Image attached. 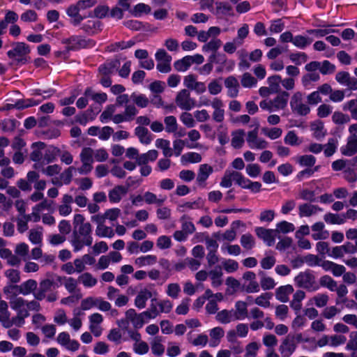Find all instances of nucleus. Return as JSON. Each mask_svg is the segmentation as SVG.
Returning a JSON list of instances; mask_svg holds the SVG:
<instances>
[{
  "mask_svg": "<svg viewBox=\"0 0 357 357\" xmlns=\"http://www.w3.org/2000/svg\"><path fill=\"white\" fill-rule=\"evenodd\" d=\"M92 228L89 222L74 228L70 243L75 252L81 251L84 246H91L93 243Z\"/></svg>",
  "mask_w": 357,
  "mask_h": 357,
  "instance_id": "obj_2",
  "label": "nucleus"
},
{
  "mask_svg": "<svg viewBox=\"0 0 357 357\" xmlns=\"http://www.w3.org/2000/svg\"><path fill=\"white\" fill-rule=\"evenodd\" d=\"M261 132L265 136L272 140L278 139L282 134V130L278 127L263 128Z\"/></svg>",
  "mask_w": 357,
  "mask_h": 357,
  "instance_id": "obj_54",
  "label": "nucleus"
},
{
  "mask_svg": "<svg viewBox=\"0 0 357 357\" xmlns=\"http://www.w3.org/2000/svg\"><path fill=\"white\" fill-rule=\"evenodd\" d=\"M158 151L155 150H149L145 153L139 155L137 158V164L138 165H145L149 162H153L158 158Z\"/></svg>",
  "mask_w": 357,
  "mask_h": 357,
  "instance_id": "obj_40",
  "label": "nucleus"
},
{
  "mask_svg": "<svg viewBox=\"0 0 357 357\" xmlns=\"http://www.w3.org/2000/svg\"><path fill=\"white\" fill-rule=\"evenodd\" d=\"M342 155L352 156L357 153V136L349 135L347 139V144L340 148Z\"/></svg>",
  "mask_w": 357,
  "mask_h": 357,
  "instance_id": "obj_17",
  "label": "nucleus"
},
{
  "mask_svg": "<svg viewBox=\"0 0 357 357\" xmlns=\"http://www.w3.org/2000/svg\"><path fill=\"white\" fill-rule=\"evenodd\" d=\"M158 303V301L155 298H152L149 309L144 311L149 319H153L160 314Z\"/></svg>",
  "mask_w": 357,
  "mask_h": 357,
  "instance_id": "obj_48",
  "label": "nucleus"
},
{
  "mask_svg": "<svg viewBox=\"0 0 357 357\" xmlns=\"http://www.w3.org/2000/svg\"><path fill=\"white\" fill-rule=\"evenodd\" d=\"M96 4V0H79L75 3L71 4L68 7L66 14L70 18L72 23L74 25H77L87 17L93 16L91 13L88 15L83 13Z\"/></svg>",
  "mask_w": 357,
  "mask_h": 357,
  "instance_id": "obj_3",
  "label": "nucleus"
},
{
  "mask_svg": "<svg viewBox=\"0 0 357 357\" xmlns=\"http://www.w3.org/2000/svg\"><path fill=\"white\" fill-rule=\"evenodd\" d=\"M266 82L273 93H278L280 90L281 77L280 75L270 76Z\"/></svg>",
  "mask_w": 357,
  "mask_h": 357,
  "instance_id": "obj_60",
  "label": "nucleus"
},
{
  "mask_svg": "<svg viewBox=\"0 0 357 357\" xmlns=\"http://www.w3.org/2000/svg\"><path fill=\"white\" fill-rule=\"evenodd\" d=\"M190 56H185L174 62L175 69L178 72H185L192 66Z\"/></svg>",
  "mask_w": 357,
  "mask_h": 357,
  "instance_id": "obj_51",
  "label": "nucleus"
},
{
  "mask_svg": "<svg viewBox=\"0 0 357 357\" xmlns=\"http://www.w3.org/2000/svg\"><path fill=\"white\" fill-rule=\"evenodd\" d=\"M55 278L59 284V287L61 284H63L65 289L70 294H73L75 292L79 282L78 279L76 280L72 277H61L59 275H57Z\"/></svg>",
  "mask_w": 357,
  "mask_h": 357,
  "instance_id": "obj_21",
  "label": "nucleus"
},
{
  "mask_svg": "<svg viewBox=\"0 0 357 357\" xmlns=\"http://www.w3.org/2000/svg\"><path fill=\"white\" fill-rule=\"evenodd\" d=\"M130 98L141 108L146 107L149 103V98L144 94L133 93Z\"/></svg>",
  "mask_w": 357,
  "mask_h": 357,
  "instance_id": "obj_62",
  "label": "nucleus"
},
{
  "mask_svg": "<svg viewBox=\"0 0 357 357\" xmlns=\"http://www.w3.org/2000/svg\"><path fill=\"white\" fill-rule=\"evenodd\" d=\"M272 294L266 292L260 294L256 298H255L254 303L264 307L268 308L271 305V299L272 298Z\"/></svg>",
  "mask_w": 357,
  "mask_h": 357,
  "instance_id": "obj_50",
  "label": "nucleus"
},
{
  "mask_svg": "<svg viewBox=\"0 0 357 357\" xmlns=\"http://www.w3.org/2000/svg\"><path fill=\"white\" fill-rule=\"evenodd\" d=\"M324 220L326 223L331 225H342L345 222L344 214L328 213L324 215Z\"/></svg>",
  "mask_w": 357,
  "mask_h": 357,
  "instance_id": "obj_46",
  "label": "nucleus"
},
{
  "mask_svg": "<svg viewBox=\"0 0 357 357\" xmlns=\"http://www.w3.org/2000/svg\"><path fill=\"white\" fill-rule=\"evenodd\" d=\"M155 146L162 150V153L165 157H170L172 155V151L170 148V142L169 140L158 139L155 141Z\"/></svg>",
  "mask_w": 357,
  "mask_h": 357,
  "instance_id": "obj_56",
  "label": "nucleus"
},
{
  "mask_svg": "<svg viewBox=\"0 0 357 357\" xmlns=\"http://www.w3.org/2000/svg\"><path fill=\"white\" fill-rule=\"evenodd\" d=\"M128 187L116 185L108 194L109 200L112 204L119 203L128 192Z\"/></svg>",
  "mask_w": 357,
  "mask_h": 357,
  "instance_id": "obj_22",
  "label": "nucleus"
},
{
  "mask_svg": "<svg viewBox=\"0 0 357 357\" xmlns=\"http://www.w3.org/2000/svg\"><path fill=\"white\" fill-rule=\"evenodd\" d=\"M290 107L294 112L301 116L307 115L310 111L309 106L303 102V93L301 92H296L292 96Z\"/></svg>",
  "mask_w": 357,
  "mask_h": 357,
  "instance_id": "obj_5",
  "label": "nucleus"
},
{
  "mask_svg": "<svg viewBox=\"0 0 357 357\" xmlns=\"http://www.w3.org/2000/svg\"><path fill=\"white\" fill-rule=\"evenodd\" d=\"M153 297V292L147 288L142 289L136 295L134 301L135 306L139 309H144L146 306V303L149 299Z\"/></svg>",
  "mask_w": 357,
  "mask_h": 357,
  "instance_id": "obj_12",
  "label": "nucleus"
},
{
  "mask_svg": "<svg viewBox=\"0 0 357 357\" xmlns=\"http://www.w3.org/2000/svg\"><path fill=\"white\" fill-rule=\"evenodd\" d=\"M344 111H349L352 119L357 120V100L353 99L347 101L343 105Z\"/></svg>",
  "mask_w": 357,
  "mask_h": 357,
  "instance_id": "obj_64",
  "label": "nucleus"
},
{
  "mask_svg": "<svg viewBox=\"0 0 357 357\" xmlns=\"http://www.w3.org/2000/svg\"><path fill=\"white\" fill-rule=\"evenodd\" d=\"M225 84L228 89L227 93L229 97H236L238 93V81L233 76L227 77L225 81Z\"/></svg>",
  "mask_w": 357,
  "mask_h": 357,
  "instance_id": "obj_34",
  "label": "nucleus"
},
{
  "mask_svg": "<svg viewBox=\"0 0 357 357\" xmlns=\"http://www.w3.org/2000/svg\"><path fill=\"white\" fill-rule=\"evenodd\" d=\"M231 146L235 149H240L244 144L245 132L238 129L231 132Z\"/></svg>",
  "mask_w": 357,
  "mask_h": 357,
  "instance_id": "obj_41",
  "label": "nucleus"
},
{
  "mask_svg": "<svg viewBox=\"0 0 357 357\" xmlns=\"http://www.w3.org/2000/svg\"><path fill=\"white\" fill-rule=\"evenodd\" d=\"M324 261L325 260H322L317 255L308 254L303 257V259L301 262L305 263L310 267L321 266L322 268V265Z\"/></svg>",
  "mask_w": 357,
  "mask_h": 357,
  "instance_id": "obj_49",
  "label": "nucleus"
},
{
  "mask_svg": "<svg viewBox=\"0 0 357 357\" xmlns=\"http://www.w3.org/2000/svg\"><path fill=\"white\" fill-rule=\"evenodd\" d=\"M246 141L249 147L252 149H264L268 145L265 139L258 137L257 128L248 132Z\"/></svg>",
  "mask_w": 357,
  "mask_h": 357,
  "instance_id": "obj_7",
  "label": "nucleus"
},
{
  "mask_svg": "<svg viewBox=\"0 0 357 357\" xmlns=\"http://www.w3.org/2000/svg\"><path fill=\"white\" fill-rule=\"evenodd\" d=\"M284 142L291 146H298L303 143V138L299 137L294 130H290L284 136Z\"/></svg>",
  "mask_w": 357,
  "mask_h": 357,
  "instance_id": "obj_42",
  "label": "nucleus"
},
{
  "mask_svg": "<svg viewBox=\"0 0 357 357\" xmlns=\"http://www.w3.org/2000/svg\"><path fill=\"white\" fill-rule=\"evenodd\" d=\"M239 172L234 170L227 169L221 179L220 185L224 188H229L232 185L233 182L236 183Z\"/></svg>",
  "mask_w": 357,
  "mask_h": 357,
  "instance_id": "obj_24",
  "label": "nucleus"
},
{
  "mask_svg": "<svg viewBox=\"0 0 357 357\" xmlns=\"http://www.w3.org/2000/svg\"><path fill=\"white\" fill-rule=\"evenodd\" d=\"M144 202L147 204L161 205L166 200V197H158L157 195L151 192L146 191L143 194Z\"/></svg>",
  "mask_w": 357,
  "mask_h": 357,
  "instance_id": "obj_47",
  "label": "nucleus"
},
{
  "mask_svg": "<svg viewBox=\"0 0 357 357\" xmlns=\"http://www.w3.org/2000/svg\"><path fill=\"white\" fill-rule=\"evenodd\" d=\"M115 111L116 106L114 105H107L100 114V121L103 123H108L110 120H112Z\"/></svg>",
  "mask_w": 357,
  "mask_h": 357,
  "instance_id": "obj_55",
  "label": "nucleus"
},
{
  "mask_svg": "<svg viewBox=\"0 0 357 357\" xmlns=\"http://www.w3.org/2000/svg\"><path fill=\"white\" fill-rule=\"evenodd\" d=\"M37 282L35 280L29 279L19 285L20 293L24 296L33 294L37 290Z\"/></svg>",
  "mask_w": 357,
  "mask_h": 357,
  "instance_id": "obj_35",
  "label": "nucleus"
},
{
  "mask_svg": "<svg viewBox=\"0 0 357 357\" xmlns=\"http://www.w3.org/2000/svg\"><path fill=\"white\" fill-rule=\"evenodd\" d=\"M257 236L262 239L268 245L271 246L275 243V238L278 237L275 229H265L264 227H257L255 229Z\"/></svg>",
  "mask_w": 357,
  "mask_h": 357,
  "instance_id": "obj_11",
  "label": "nucleus"
},
{
  "mask_svg": "<svg viewBox=\"0 0 357 357\" xmlns=\"http://www.w3.org/2000/svg\"><path fill=\"white\" fill-rule=\"evenodd\" d=\"M45 147V144L41 142H35L31 145L30 158L31 160L36 162L33 167L36 169H40L41 168V161Z\"/></svg>",
  "mask_w": 357,
  "mask_h": 357,
  "instance_id": "obj_10",
  "label": "nucleus"
},
{
  "mask_svg": "<svg viewBox=\"0 0 357 357\" xmlns=\"http://www.w3.org/2000/svg\"><path fill=\"white\" fill-rule=\"evenodd\" d=\"M243 288L247 293H257L260 287L256 280V274L252 271H246L243 275Z\"/></svg>",
  "mask_w": 357,
  "mask_h": 357,
  "instance_id": "obj_9",
  "label": "nucleus"
},
{
  "mask_svg": "<svg viewBox=\"0 0 357 357\" xmlns=\"http://www.w3.org/2000/svg\"><path fill=\"white\" fill-rule=\"evenodd\" d=\"M222 275L223 273L220 266H216L209 272L212 287H218L222 284Z\"/></svg>",
  "mask_w": 357,
  "mask_h": 357,
  "instance_id": "obj_39",
  "label": "nucleus"
},
{
  "mask_svg": "<svg viewBox=\"0 0 357 357\" xmlns=\"http://www.w3.org/2000/svg\"><path fill=\"white\" fill-rule=\"evenodd\" d=\"M294 229V225L292 223L283 220L276 224L275 231L278 235L280 233L288 234L293 231Z\"/></svg>",
  "mask_w": 357,
  "mask_h": 357,
  "instance_id": "obj_53",
  "label": "nucleus"
},
{
  "mask_svg": "<svg viewBox=\"0 0 357 357\" xmlns=\"http://www.w3.org/2000/svg\"><path fill=\"white\" fill-rule=\"evenodd\" d=\"M296 349V344L288 337L285 338L279 347L282 357H290Z\"/></svg>",
  "mask_w": 357,
  "mask_h": 357,
  "instance_id": "obj_26",
  "label": "nucleus"
},
{
  "mask_svg": "<svg viewBox=\"0 0 357 357\" xmlns=\"http://www.w3.org/2000/svg\"><path fill=\"white\" fill-rule=\"evenodd\" d=\"M57 275L47 273V278L41 280L39 282L38 289L33 292V296L37 301H43L52 303L58 299V293L53 289L59 287V284L55 278Z\"/></svg>",
  "mask_w": 357,
  "mask_h": 357,
  "instance_id": "obj_1",
  "label": "nucleus"
},
{
  "mask_svg": "<svg viewBox=\"0 0 357 357\" xmlns=\"http://www.w3.org/2000/svg\"><path fill=\"white\" fill-rule=\"evenodd\" d=\"M30 50L29 46L24 43H17L14 47L7 52V54L10 59H15L19 60L20 57H22L29 53Z\"/></svg>",
  "mask_w": 357,
  "mask_h": 357,
  "instance_id": "obj_19",
  "label": "nucleus"
},
{
  "mask_svg": "<svg viewBox=\"0 0 357 357\" xmlns=\"http://www.w3.org/2000/svg\"><path fill=\"white\" fill-rule=\"evenodd\" d=\"M151 7L144 3H139L136 4L131 10V14L136 17H139L144 14H148L151 12Z\"/></svg>",
  "mask_w": 357,
  "mask_h": 357,
  "instance_id": "obj_52",
  "label": "nucleus"
},
{
  "mask_svg": "<svg viewBox=\"0 0 357 357\" xmlns=\"http://www.w3.org/2000/svg\"><path fill=\"white\" fill-rule=\"evenodd\" d=\"M222 41L218 38H213L207 43L204 44L202 47L204 52H218L217 50L220 47Z\"/></svg>",
  "mask_w": 357,
  "mask_h": 357,
  "instance_id": "obj_59",
  "label": "nucleus"
},
{
  "mask_svg": "<svg viewBox=\"0 0 357 357\" xmlns=\"http://www.w3.org/2000/svg\"><path fill=\"white\" fill-rule=\"evenodd\" d=\"M289 93L283 91L271 100L274 112L284 109L288 102Z\"/></svg>",
  "mask_w": 357,
  "mask_h": 357,
  "instance_id": "obj_27",
  "label": "nucleus"
},
{
  "mask_svg": "<svg viewBox=\"0 0 357 357\" xmlns=\"http://www.w3.org/2000/svg\"><path fill=\"white\" fill-rule=\"evenodd\" d=\"M215 318L216 320L221 324H229L231 321H236V319L234 317L233 310H221L217 313Z\"/></svg>",
  "mask_w": 357,
  "mask_h": 357,
  "instance_id": "obj_44",
  "label": "nucleus"
},
{
  "mask_svg": "<svg viewBox=\"0 0 357 357\" xmlns=\"http://www.w3.org/2000/svg\"><path fill=\"white\" fill-rule=\"evenodd\" d=\"M29 239L33 244H40L43 240V228L31 229L29 231Z\"/></svg>",
  "mask_w": 357,
  "mask_h": 357,
  "instance_id": "obj_57",
  "label": "nucleus"
},
{
  "mask_svg": "<svg viewBox=\"0 0 357 357\" xmlns=\"http://www.w3.org/2000/svg\"><path fill=\"white\" fill-rule=\"evenodd\" d=\"M310 130L312 137L317 140L322 139L327 135V130L324 123L320 120H315L310 123Z\"/></svg>",
  "mask_w": 357,
  "mask_h": 357,
  "instance_id": "obj_14",
  "label": "nucleus"
},
{
  "mask_svg": "<svg viewBox=\"0 0 357 357\" xmlns=\"http://www.w3.org/2000/svg\"><path fill=\"white\" fill-rule=\"evenodd\" d=\"M96 234L102 238H112L114 236V231L112 227L100 225L97 226Z\"/></svg>",
  "mask_w": 357,
  "mask_h": 357,
  "instance_id": "obj_58",
  "label": "nucleus"
},
{
  "mask_svg": "<svg viewBox=\"0 0 357 357\" xmlns=\"http://www.w3.org/2000/svg\"><path fill=\"white\" fill-rule=\"evenodd\" d=\"M73 202V197L68 195L65 194L62 197L61 204L58 207L59 213L61 216H68L72 213V204Z\"/></svg>",
  "mask_w": 357,
  "mask_h": 357,
  "instance_id": "obj_20",
  "label": "nucleus"
},
{
  "mask_svg": "<svg viewBox=\"0 0 357 357\" xmlns=\"http://www.w3.org/2000/svg\"><path fill=\"white\" fill-rule=\"evenodd\" d=\"M320 211H322L321 208L309 203L303 204L298 206V215L301 218L310 217Z\"/></svg>",
  "mask_w": 357,
  "mask_h": 357,
  "instance_id": "obj_25",
  "label": "nucleus"
},
{
  "mask_svg": "<svg viewBox=\"0 0 357 357\" xmlns=\"http://www.w3.org/2000/svg\"><path fill=\"white\" fill-rule=\"evenodd\" d=\"M58 149L54 146H47L45 145L43 151V156L41 161V168L48 163L53 162L56 157Z\"/></svg>",
  "mask_w": 357,
  "mask_h": 357,
  "instance_id": "obj_33",
  "label": "nucleus"
},
{
  "mask_svg": "<svg viewBox=\"0 0 357 357\" xmlns=\"http://www.w3.org/2000/svg\"><path fill=\"white\" fill-rule=\"evenodd\" d=\"M157 262V257L153 255L141 256L135 259V264L138 267L151 266Z\"/></svg>",
  "mask_w": 357,
  "mask_h": 357,
  "instance_id": "obj_43",
  "label": "nucleus"
},
{
  "mask_svg": "<svg viewBox=\"0 0 357 357\" xmlns=\"http://www.w3.org/2000/svg\"><path fill=\"white\" fill-rule=\"evenodd\" d=\"M225 335V331L222 328L218 326L215 327L209 331L210 342L209 345L211 347H217L221 339Z\"/></svg>",
  "mask_w": 357,
  "mask_h": 357,
  "instance_id": "obj_28",
  "label": "nucleus"
},
{
  "mask_svg": "<svg viewBox=\"0 0 357 357\" xmlns=\"http://www.w3.org/2000/svg\"><path fill=\"white\" fill-rule=\"evenodd\" d=\"M84 96L100 105L103 104L107 100V95L105 93L96 92L91 88H88L85 90Z\"/></svg>",
  "mask_w": 357,
  "mask_h": 357,
  "instance_id": "obj_31",
  "label": "nucleus"
},
{
  "mask_svg": "<svg viewBox=\"0 0 357 357\" xmlns=\"http://www.w3.org/2000/svg\"><path fill=\"white\" fill-rule=\"evenodd\" d=\"M295 160L301 167H312L316 163V158L312 155H298Z\"/></svg>",
  "mask_w": 357,
  "mask_h": 357,
  "instance_id": "obj_45",
  "label": "nucleus"
},
{
  "mask_svg": "<svg viewBox=\"0 0 357 357\" xmlns=\"http://www.w3.org/2000/svg\"><path fill=\"white\" fill-rule=\"evenodd\" d=\"M118 64V61L107 62L99 67V71L102 75H109L114 72Z\"/></svg>",
  "mask_w": 357,
  "mask_h": 357,
  "instance_id": "obj_61",
  "label": "nucleus"
},
{
  "mask_svg": "<svg viewBox=\"0 0 357 357\" xmlns=\"http://www.w3.org/2000/svg\"><path fill=\"white\" fill-rule=\"evenodd\" d=\"M213 172V167L208 164H202L199 166L197 175V183L199 185L204 187L206 181Z\"/></svg>",
  "mask_w": 357,
  "mask_h": 357,
  "instance_id": "obj_16",
  "label": "nucleus"
},
{
  "mask_svg": "<svg viewBox=\"0 0 357 357\" xmlns=\"http://www.w3.org/2000/svg\"><path fill=\"white\" fill-rule=\"evenodd\" d=\"M195 100L190 97V93L187 89L181 90L176 97V105L183 110H191L195 107Z\"/></svg>",
  "mask_w": 357,
  "mask_h": 357,
  "instance_id": "obj_6",
  "label": "nucleus"
},
{
  "mask_svg": "<svg viewBox=\"0 0 357 357\" xmlns=\"http://www.w3.org/2000/svg\"><path fill=\"white\" fill-rule=\"evenodd\" d=\"M328 301V296L324 294H317L307 301V306L315 305L317 307H325Z\"/></svg>",
  "mask_w": 357,
  "mask_h": 357,
  "instance_id": "obj_38",
  "label": "nucleus"
},
{
  "mask_svg": "<svg viewBox=\"0 0 357 357\" xmlns=\"http://www.w3.org/2000/svg\"><path fill=\"white\" fill-rule=\"evenodd\" d=\"M294 288L290 284L281 286L276 289V299L282 303H287L289 301V295L292 294Z\"/></svg>",
  "mask_w": 357,
  "mask_h": 357,
  "instance_id": "obj_30",
  "label": "nucleus"
},
{
  "mask_svg": "<svg viewBox=\"0 0 357 357\" xmlns=\"http://www.w3.org/2000/svg\"><path fill=\"white\" fill-rule=\"evenodd\" d=\"M77 279L78 282L85 288H91L96 286L98 283L97 279L89 272H85L80 274Z\"/></svg>",
  "mask_w": 357,
  "mask_h": 357,
  "instance_id": "obj_36",
  "label": "nucleus"
},
{
  "mask_svg": "<svg viewBox=\"0 0 357 357\" xmlns=\"http://www.w3.org/2000/svg\"><path fill=\"white\" fill-rule=\"evenodd\" d=\"M10 307L20 314V316H29L26 310V301L22 297H15L10 299L9 302Z\"/></svg>",
  "mask_w": 357,
  "mask_h": 357,
  "instance_id": "obj_18",
  "label": "nucleus"
},
{
  "mask_svg": "<svg viewBox=\"0 0 357 357\" xmlns=\"http://www.w3.org/2000/svg\"><path fill=\"white\" fill-rule=\"evenodd\" d=\"M234 317L236 320H244L248 317L247 303L245 302L238 301L235 303Z\"/></svg>",
  "mask_w": 357,
  "mask_h": 357,
  "instance_id": "obj_37",
  "label": "nucleus"
},
{
  "mask_svg": "<svg viewBox=\"0 0 357 357\" xmlns=\"http://www.w3.org/2000/svg\"><path fill=\"white\" fill-rule=\"evenodd\" d=\"M213 109V119L218 123H221L225 119V109L222 101L218 98H214L211 102Z\"/></svg>",
  "mask_w": 357,
  "mask_h": 357,
  "instance_id": "obj_15",
  "label": "nucleus"
},
{
  "mask_svg": "<svg viewBox=\"0 0 357 357\" xmlns=\"http://www.w3.org/2000/svg\"><path fill=\"white\" fill-rule=\"evenodd\" d=\"M135 132L142 144L148 145L153 140L152 135L144 127L137 126L135 130Z\"/></svg>",
  "mask_w": 357,
  "mask_h": 357,
  "instance_id": "obj_32",
  "label": "nucleus"
},
{
  "mask_svg": "<svg viewBox=\"0 0 357 357\" xmlns=\"http://www.w3.org/2000/svg\"><path fill=\"white\" fill-rule=\"evenodd\" d=\"M311 229L312 231V238L314 241L326 240L330 236L329 231L325 229V225L322 222H317L313 224Z\"/></svg>",
  "mask_w": 357,
  "mask_h": 357,
  "instance_id": "obj_13",
  "label": "nucleus"
},
{
  "mask_svg": "<svg viewBox=\"0 0 357 357\" xmlns=\"http://www.w3.org/2000/svg\"><path fill=\"white\" fill-rule=\"evenodd\" d=\"M322 268L325 271L331 272L335 277L342 276L346 271V268L343 265L328 260L324 261Z\"/></svg>",
  "mask_w": 357,
  "mask_h": 357,
  "instance_id": "obj_23",
  "label": "nucleus"
},
{
  "mask_svg": "<svg viewBox=\"0 0 357 357\" xmlns=\"http://www.w3.org/2000/svg\"><path fill=\"white\" fill-rule=\"evenodd\" d=\"M0 322L4 328H8L11 327L8 306L5 301H0Z\"/></svg>",
  "mask_w": 357,
  "mask_h": 357,
  "instance_id": "obj_29",
  "label": "nucleus"
},
{
  "mask_svg": "<svg viewBox=\"0 0 357 357\" xmlns=\"http://www.w3.org/2000/svg\"><path fill=\"white\" fill-rule=\"evenodd\" d=\"M240 243L245 250H251L255 246V240L250 234H245L241 236Z\"/></svg>",
  "mask_w": 357,
  "mask_h": 357,
  "instance_id": "obj_63",
  "label": "nucleus"
},
{
  "mask_svg": "<svg viewBox=\"0 0 357 357\" xmlns=\"http://www.w3.org/2000/svg\"><path fill=\"white\" fill-rule=\"evenodd\" d=\"M56 342L65 349L73 352L77 351L80 347L79 343L71 339L69 333L65 331L58 334Z\"/></svg>",
  "mask_w": 357,
  "mask_h": 357,
  "instance_id": "obj_8",
  "label": "nucleus"
},
{
  "mask_svg": "<svg viewBox=\"0 0 357 357\" xmlns=\"http://www.w3.org/2000/svg\"><path fill=\"white\" fill-rule=\"evenodd\" d=\"M294 282L299 287L314 291L318 289L314 276L309 271L301 272L294 278Z\"/></svg>",
  "mask_w": 357,
  "mask_h": 357,
  "instance_id": "obj_4",
  "label": "nucleus"
}]
</instances>
